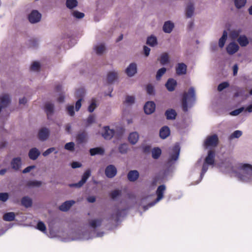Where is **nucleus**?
<instances>
[{
    "mask_svg": "<svg viewBox=\"0 0 252 252\" xmlns=\"http://www.w3.org/2000/svg\"><path fill=\"white\" fill-rule=\"evenodd\" d=\"M195 91L193 87H190L188 92H185L183 94L182 99V109L184 112L188 111V100H195Z\"/></svg>",
    "mask_w": 252,
    "mask_h": 252,
    "instance_id": "1",
    "label": "nucleus"
},
{
    "mask_svg": "<svg viewBox=\"0 0 252 252\" xmlns=\"http://www.w3.org/2000/svg\"><path fill=\"white\" fill-rule=\"evenodd\" d=\"M219 143V138L216 134L208 136L204 141V146L208 148L216 147Z\"/></svg>",
    "mask_w": 252,
    "mask_h": 252,
    "instance_id": "2",
    "label": "nucleus"
},
{
    "mask_svg": "<svg viewBox=\"0 0 252 252\" xmlns=\"http://www.w3.org/2000/svg\"><path fill=\"white\" fill-rule=\"evenodd\" d=\"M91 172L90 169L87 170L83 174L81 180L78 183L70 184V187L81 188L86 182L88 179L90 177Z\"/></svg>",
    "mask_w": 252,
    "mask_h": 252,
    "instance_id": "3",
    "label": "nucleus"
},
{
    "mask_svg": "<svg viewBox=\"0 0 252 252\" xmlns=\"http://www.w3.org/2000/svg\"><path fill=\"white\" fill-rule=\"evenodd\" d=\"M166 187L164 185H160L158 187L157 191L156 194L157 195V198L156 200V201L154 202L151 203L148 205V207L153 206L155 204V203L159 200H160L163 197V194L164 191L165 190Z\"/></svg>",
    "mask_w": 252,
    "mask_h": 252,
    "instance_id": "4",
    "label": "nucleus"
},
{
    "mask_svg": "<svg viewBox=\"0 0 252 252\" xmlns=\"http://www.w3.org/2000/svg\"><path fill=\"white\" fill-rule=\"evenodd\" d=\"M41 18V14L36 10H33L29 15L28 19L31 23H36L38 22Z\"/></svg>",
    "mask_w": 252,
    "mask_h": 252,
    "instance_id": "5",
    "label": "nucleus"
},
{
    "mask_svg": "<svg viewBox=\"0 0 252 252\" xmlns=\"http://www.w3.org/2000/svg\"><path fill=\"white\" fill-rule=\"evenodd\" d=\"M115 134V131L110 129L109 126H104L102 136L106 140L111 139Z\"/></svg>",
    "mask_w": 252,
    "mask_h": 252,
    "instance_id": "6",
    "label": "nucleus"
},
{
    "mask_svg": "<svg viewBox=\"0 0 252 252\" xmlns=\"http://www.w3.org/2000/svg\"><path fill=\"white\" fill-rule=\"evenodd\" d=\"M117 172V169L113 165H109L107 166L105 170V174L109 178H112L115 177Z\"/></svg>",
    "mask_w": 252,
    "mask_h": 252,
    "instance_id": "7",
    "label": "nucleus"
},
{
    "mask_svg": "<svg viewBox=\"0 0 252 252\" xmlns=\"http://www.w3.org/2000/svg\"><path fill=\"white\" fill-rule=\"evenodd\" d=\"M156 108V104L153 101H148L146 103L144 106V112L147 114L153 113Z\"/></svg>",
    "mask_w": 252,
    "mask_h": 252,
    "instance_id": "8",
    "label": "nucleus"
},
{
    "mask_svg": "<svg viewBox=\"0 0 252 252\" xmlns=\"http://www.w3.org/2000/svg\"><path fill=\"white\" fill-rule=\"evenodd\" d=\"M187 66L184 63H178L176 67V73L178 75H185L187 73Z\"/></svg>",
    "mask_w": 252,
    "mask_h": 252,
    "instance_id": "9",
    "label": "nucleus"
},
{
    "mask_svg": "<svg viewBox=\"0 0 252 252\" xmlns=\"http://www.w3.org/2000/svg\"><path fill=\"white\" fill-rule=\"evenodd\" d=\"M180 146L178 145H175L172 148L173 153L170 155L169 161H175L178 158L180 153Z\"/></svg>",
    "mask_w": 252,
    "mask_h": 252,
    "instance_id": "10",
    "label": "nucleus"
},
{
    "mask_svg": "<svg viewBox=\"0 0 252 252\" xmlns=\"http://www.w3.org/2000/svg\"><path fill=\"white\" fill-rule=\"evenodd\" d=\"M49 136V130L48 128L43 127L40 129L38 133V137L40 140L45 141Z\"/></svg>",
    "mask_w": 252,
    "mask_h": 252,
    "instance_id": "11",
    "label": "nucleus"
},
{
    "mask_svg": "<svg viewBox=\"0 0 252 252\" xmlns=\"http://www.w3.org/2000/svg\"><path fill=\"white\" fill-rule=\"evenodd\" d=\"M239 46L235 42L230 43L226 47V51L230 55H232L238 51Z\"/></svg>",
    "mask_w": 252,
    "mask_h": 252,
    "instance_id": "12",
    "label": "nucleus"
},
{
    "mask_svg": "<svg viewBox=\"0 0 252 252\" xmlns=\"http://www.w3.org/2000/svg\"><path fill=\"white\" fill-rule=\"evenodd\" d=\"M215 152L213 151H209L205 159V163L209 165H213L215 162Z\"/></svg>",
    "mask_w": 252,
    "mask_h": 252,
    "instance_id": "13",
    "label": "nucleus"
},
{
    "mask_svg": "<svg viewBox=\"0 0 252 252\" xmlns=\"http://www.w3.org/2000/svg\"><path fill=\"white\" fill-rule=\"evenodd\" d=\"M126 72L128 76H133L137 72V66L136 63H130L126 68Z\"/></svg>",
    "mask_w": 252,
    "mask_h": 252,
    "instance_id": "14",
    "label": "nucleus"
},
{
    "mask_svg": "<svg viewBox=\"0 0 252 252\" xmlns=\"http://www.w3.org/2000/svg\"><path fill=\"white\" fill-rule=\"evenodd\" d=\"M177 82L173 78L168 79L165 84V87L167 90L169 92L173 91L175 90Z\"/></svg>",
    "mask_w": 252,
    "mask_h": 252,
    "instance_id": "15",
    "label": "nucleus"
},
{
    "mask_svg": "<svg viewBox=\"0 0 252 252\" xmlns=\"http://www.w3.org/2000/svg\"><path fill=\"white\" fill-rule=\"evenodd\" d=\"M170 134V130L167 126H163L159 130V136L162 139L166 138Z\"/></svg>",
    "mask_w": 252,
    "mask_h": 252,
    "instance_id": "16",
    "label": "nucleus"
},
{
    "mask_svg": "<svg viewBox=\"0 0 252 252\" xmlns=\"http://www.w3.org/2000/svg\"><path fill=\"white\" fill-rule=\"evenodd\" d=\"M10 102V99L9 95L4 94L0 96V105L2 108L7 107Z\"/></svg>",
    "mask_w": 252,
    "mask_h": 252,
    "instance_id": "17",
    "label": "nucleus"
},
{
    "mask_svg": "<svg viewBox=\"0 0 252 252\" xmlns=\"http://www.w3.org/2000/svg\"><path fill=\"white\" fill-rule=\"evenodd\" d=\"M22 162L20 158H14L11 161L12 168L15 170H18L21 166Z\"/></svg>",
    "mask_w": 252,
    "mask_h": 252,
    "instance_id": "18",
    "label": "nucleus"
},
{
    "mask_svg": "<svg viewBox=\"0 0 252 252\" xmlns=\"http://www.w3.org/2000/svg\"><path fill=\"white\" fill-rule=\"evenodd\" d=\"M74 203L75 201L73 200L66 201L60 206L59 209L62 211H67Z\"/></svg>",
    "mask_w": 252,
    "mask_h": 252,
    "instance_id": "19",
    "label": "nucleus"
},
{
    "mask_svg": "<svg viewBox=\"0 0 252 252\" xmlns=\"http://www.w3.org/2000/svg\"><path fill=\"white\" fill-rule=\"evenodd\" d=\"M139 172L137 170H131L127 174V178L131 182L135 181L139 177Z\"/></svg>",
    "mask_w": 252,
    "mask_h": 252,
    "instance_id": "20",
    "label": "nucleus"
},
{
    "mask_svg": "<svg viewBox=\"0 0 252 252\" xmlns=\"http://www.w3.org/2000/svg\"><path fill=\"white\" fill-rule=\"evenodd\" d=\"M40 152L36 148L31 149L29 153V157L32 160H35L40 155Z\"/></svg>",
    "mask_w": 252,
    "mask_h": 252,
    "instance_id": "21",
    "label": "nucleus"
},
{
    "mask_svg": "<svg viewBox=\"0 0 252 252\" xmlns=\"http://www.w3.org/2000/svg\"><path fill=\"white\" fill-rule=\"evenodd\" d=\"M165 115L167 120H175L177 116V113L174 109H169L165 111Z\"/></svg>",
    "mask_w": 252,
    "mask_h": 252,
    "instance_id": "22",
    "label": "nucleus"
},
{
    "mask_svg": "<svg viewBox=\"0 0 252 252\" xmlns=\"http://www.w3.org/2000/svg\"><path fill=\"white\" fill-rule=\"evenodd\" d=\"M87 133L85 131L79 132L76 136V140L78 144H81L86 141Z\"/></svg>",
    "mask_w": 252,
    "mask_h": 252,
    "instance_id": "23",
    "label": "nucleus"
},
{
    "mask_svg": "<svg viewBox=\"0 0 252 252\" xmlns=\"http://www.w3.org/2000/svg\"><path fill=\"white\" fill-rule=\"evenodd\" d=\"M21 205L26 208H29L32 205V200L29 196L23 197L21 200Z\"/></svg>",
    "mask_w": 252,
    "mask_h": 252,
    "instance_id": "24",
    "label": "nucleus"
},
{
    "mask_svg": "<svg viewBox=\"0 0 252 252\" xmlns=\"http://www.w3.org/2000/svg\"><path fill=\"white\" fill-rule=\"evenodd\" d=\"M174 27V24L170 21L165 22L163 26V31L166 33H170Z\"/></svg>",
    "mask_w": 252,
    "mask_h": 252,
    "instance_id": "25",
    "label": "nucleus"
},
{
    "mask_svg": "<svg viewBox=\"0 0 252 252\" xmlns=\"http://www.w3.org/2000/svg\"><path fill=\"white\" fill-rule=\"evenodd\" d=\"M128 141L131 144H135L139 139V135L137 132H133L129 134Z\"/></svg>",
    "mask_w": 252,
    "mask_h": 252,
    "instance_id": "26",
    "label": "nucleus"
},
{
    "mask_svg": "<svg viewBox=\"0 0 252 252\" xmlns=\"http://www.w3.org/2000/svg\"><path fill=\"white\" fill-rule=\"evenodd\" d=\"M45 111L46 113L48 118L54 112V104L51 103H47L45 105Z\"/></svg>",
    "mask_w": 252,
    "mask_h": 252,
    "instance_id": "27",
    "label": "nucleus"
},
{
    "mask_svg": "<svg viewBox=\"0 0 252 252\" xmlns=\"http://www.w3.org/2000/svg\"><path fill=\"white\" fill-rule=\"evenodd\" d=\"M118 77L117 72H110L107 74V81L108 84L113 83L115 81Z\"/></svg>",
    "mask_w": 252,
    "mask_h": 252,
    "instance_id": "28",
    "label": "nucleus"
},
{
    "mask_svg": "<svg viewBox=\"0 0 252 252\" xmlns=\"http://www.w3.org/2000/svg\"><path fill=\"white\" fill-rule=\"evenodd\" d=\"M90 153L91 156H95L96 155H102L104 153V150L100 147H96L91 149L90 150Z\"/></svg>",
    "mask_w": 252,
    "mask_h": 252,
    "instance_id": "29",
    "label": "nucleus"
},
{
    "mask_svg": "<svg viewBox=\"0 0 252 252\" xmlns=\"http://www.w3.org/2000/svg\"><path fill=\"white\" fill-rule=\"evenodd\" d=\"M240 45L242 47H245L249 44V40L246 35H241L237 39Z\"/></svg>",
    "mask_w": 252,
    "mask_h": 252,
    "instance_id": "30",
    "label": "nucleus"
},
{
    "mask_svg": "<svg viewBox=\"0 0 252 252\" xmlns=\"http://www.w3.org/2000/svg\"><path fill=\"white\" fill-rule=\"evenodd\" d=\"M194 6L192 3L189 4L186 8V15L187 18H190L194 12Z\"/></svg>",
    "mask_w": 252,
    "mask_h": 252,
    "instance_id": "31",
    "label": "nucleus"
},
{
    "mask_svg": "<svg viewBox=\"0 0 252 252\" xmlns=\"http://www.w3.org/2000/svg\"><path fill=\"white\" fill-rule=\"evenodd\" d=\"M15 215L14 212L6 213L3 216V219L5 221H11L15 220Z\"/></svg>",
    "mask_w": 252,
    "mask_h": 252,
    "instance_id": "32",
    "label": "nucleus"
},
{
    "mask_svg": "<svg viewBox=\"0 0 252 252\" xmlns=\"http://www.w3.org/2000/svg\"><path fill=\"white\" fill-rule=\"evenodd\" d=\"M159 61L162 65H164L168 63L169 62V58L168 53H162L160 56Z\"/></svg>",
    "mask_w": 252,
    "mask_h": 252,
    "instance_id": "33",
    "label": "nucleus"
},
{
    "mask_svg": "<svg viewBox=\"0 0 252 252\" xmlns=\"http://www.w3.org/2000/svg\"><path fill=\"white\" fill-rule=\"evenodd\" d=\"M161 154V150L160 148H154L152 151V156L154 159H158Z\"/></svg>",
    "mask_w": 252,
    "mask_h": 252,
    "instance_id": "34",
    "label": "nucleus"
},
{
    "mask_svg": "<svg viewBox=\"0 0 252 252\" xmlns=\"http://www.w3.org/2000/svg\"><path fill=\"white\" fill-rule=\"evenodd\" d=\"M227 32L226 31H224L222 36L220 37L219 41V45L220 48H222L224 46L227 39Z\"/></svg>",
    "mask_w": 252,
    "mask_h": 252,
    "instance_id": "35",
    "label": "nucleus"
},
{
    "mask_svg": "<svg viewBox=\"0 0 252 252\" xmlns=\"http://www.w3.org/2000/svg\"><path fill=\"white\" fill-rule=\"evenodd\" d=\"M65 4L68 9H72L77 6L78 1L77 0H66Z\"/></svg>",
    "mask_w": 252,
    "mask_h": 252,
    "instance_id": "36",
    "label": "nucleus"
},
{
    "mask_svg": "<svg viewBox=\"0 0 252 252\" xmlns=\"http://www.w3.org/2000/svg\"><path fill=\"white\" fill-rule=\"evenodd\" d=\"M102 219H94L91 220L89 222V225L90 226L94 228H95L97 226H99L101 225L102 223Z\"/></svg>",
    "mask_w": 252,
    "mask_h": 252,
    "instance_id": "37",
    "label": "nucleus"
},
{
    "mask_svg": "<svg viewBox=\"0 0 252 252\" xmlns=\"http://www.w3.org/2000/svg\"><path fill=\"white\" fill-rule=\"evenodd\" d=\"M242 169L246 172L250 176L252 175V165L249 164H244L241 166Z\"/></svg>",
    "mask_w": 252,
    "mask_h": 252,
    "instance_id": "38",
    "label": "nucleus"
},
{
    "mask_svg": "<svg viewBox=\"0 0 252 252\" xmlns=\"http://www.w3.org/2000/svg\"><path fill=\"white\" fill-rule=\"evenodd\" d=\"M157 43V39L155 36L151 35L147 38V44L153 47L156 45Z\"/></svg>",
    "mask_w": 252,
    "mask_h": 252,
    "instance_id": "39",
    "label": "nucleus"
},
{
    "mask_svg": "<svg viewBox=\"0 0 252 252\" xmlns=\"http://www.w3.org/2000/svg\"><path fill=\"white\" fill-rule=\"evenodd\" d=\"M122 194L121 190L115 189L112 190L110 193V196L112 199H115L117 197L120 196Z\"/></svg>",
    "mask_w": 252,
    "mask_h": 252,
    "instance_id": "40",
    "label": "nucleus"
},
{
    "mask_svg": "<svg viewBox=\"0 0 252 252\" xmlns=\"http://www.w3.org/2000/svg\"><path fill=\"white\" fill-rule=\"evenodd\" d=\"M95 50L97 54L101 55L105 51V47L103 44H101L99 45L95 46Z\"/></svg>",
    "mask_w": 252,
    "mask_h": 252,
    "instance_id": "41",
    "label": "nucleus"
},
{
    "mask_svg": "<svg viewBox=\"0 0 252 252\" xmlns=\"http://www.w3.org/2000/svg\"><path fill=\"white\" fill-rule=\"evenodd\" d=\"M246 1V0H235L234 4L236 8L239 9L245 6Z\"/></svg>",
    "mask_w": 252,
    "mask_h": 252,
    "instance_id": "42",
    "label": "nucleus"
},
{
    "mask_svg": "<svg viewBox=\"0 0 252 252\" xmlns=\"http://www.w3.org/2000/svg\"><path fill=\"white\" fill-rule=\"evenodd\" d=\"M166 69L165 67H162L158 70L156 75V78L158 80H160L161 76L165 73Z\"/></svg>",
    "mask_w": 252,
    "mask_h": 252,
    "instance_id": "43",
    "label": "nucleus"
},
{
    "mask_svg": "<svg viewBox=\"0 0 252 252\" xmlns=\"http://www.w3.org/2000/svg\"><path fill=\"white\" fill-rule=\"evenodd\" d=\"M128 150V146L126 144H121L119 147V151L121 154L126 153Z\"/></svg>",
    "mask_w": 252,
    "mask_h": 252,
    "instance_id": "44",
    "label": "nucleus"
},
{
    "mask_svg": "<svg viewBox=\"0 0 252 252\" xmlns=\"http://www.w3.org/2000/svg\"><path fill=\"white\" fill-rule=\"evenodd\" d=\"M41 184L42 182L38 181H30L27 184L28 187H39Z\"/></svg>",
    "mask_w": 252,
    "mask_h": 252,
    "instance_id": "45",
    "label": "nucleus"
},
{
    "mask_svg": "<svg viewBox=\"0 0 252 252\" xmlns=\"http://www.w3.org/2000/svg\"><path fill=\"white\" fill-rule=\"evenodd\" d=\"M241 32V30H234L232 31L230 34V36L233 39H235L238 37L240 32Z\"/></svg>",
    "mask_w": 252,
    "mask_h": 252,
    "instance_id": "46",
    "label": "nucleus"
},
{
    "mask_svg": "<svg viewBox=\"0 0 252 252\" xmlns=\"http://www.w3.org/2000/svg\"><path fill=\"white\" fill-rule=\"evenodd\" d=\"M40 68V64L37 62H33L31 66L30 69L32 71H38Z\"/></svg>",
    "mask_w": 252,
    "mask_h": 252,
    "instance_id": "47",
    "label": "nucleus"
},
{
    "mask_svg": "<svg viewBox=\"0 0 252 252\" xmlns=\"http://www.w3.org/2000/svg\"><path fill=\"white\" fill-rule=\"evenodd\" d=\"M74 143L73 142H70L65 144L64 148L67 150L73 151L74 150Z\"/></svg>",
    "mask_w": 252,
    "mask_h": 252,
    "instance_id": "48",
    "label": "nucleus"
},
{
    "mask_svg": "<svg viewBox=\"0 0 252 252\" xmlns=\"http://www.w3.org/2000/svg\"><path fill=\"white\" fill-rule=\"evenodd\" d=\"M229 84L227 82H223L220 84L218 87V90L220 92L229 87Z\"/></svg>",
    "mask_w": 252,
    "mask_h": 252,
    "instance_id": "49",
    "label": "nucleus"
},
{
    "mask_svg": "<svg viewBox=\"0 0 252 252\" xmlns=\"http://www.w3.org/2000/svg\"><path fill=\"white\" fill-rule=\"evenodd\" d=\"M242 134V132L240 130H235L234 131L230 136V139H233L234 138H239L240 137Z\"/></svg>",
    "mask_w": 252,
    "mask_h": 252,
    "instance_id": "50",
    "label": "nucleus"
},
{
    "mask_svg": "<svg viewBox=\"0 0 252 252\" xmlns=\"http://www.w3.org/2000/svg\"><path fill=\"white\" fill-rule=\"evenodd\" d=\"M37 228L41 231L44 232L46 230V227L42 221H39L37 224Z\"/></svg>",
    "mask_w": 252,
    "mask_h": 252,
    "instance_id": "51",
    "label": "nucleus"
},
{
    "mask_svg": "<svg viewBox=\"0 0 252 252\" xmlns=\"http://www.w3.org/2000/svg\"><path fill=\"white\" fill-rule=\"evenodd\" d=\"M72 15L77 19L83 18L85 16L83 13L79 12L78 11H74L72 12Z\"/></svg>",
    "mask_w": 252,
    "mask_h": 252,
    "instance_id": "52",
    "label": "nucleus"
},
{
    "mask_svg": "<svg viewBox=\"0 0 252 252\" xmlns=\"http://www.w3.org/2000/svg\"><path fill=\"white\" fill-rule=\"evenodd\" d=\"M135 98L133 96L127 95L125 102L128 104H132L134 103Z\"/></svg>",
    "mask_w": 252,
    "mask_h": 252,
    "instance_id": "53",
    "label": "nucleus"
},
{
    "mask_svg": "<svg viewBox=\"0 0 252 252\" xmlns=\"http://www.w3.org/2000/svg\"><path fill=\"white\" fill-rule=\"evenodd\" d=\"M147 92L149 94H155V90L154 87L151 84H148L146 87Z\"/></svg>",
    "mask_w": 252,
    "mask_h": 252,
    "instance_id": "54",
    "label": "nucleus"
},
{
    "mask_svg": "<svg viewBox=\"0 0 252 252\" xmlns=\"http://www.w3.org/2000/svg\"><path fill=\"white\" fill-rule=\"evenodd\" d=\"M8 198V194L6 192L0 193V200L5 202Z\"/></svg>",
    "mask_w": 252,
    "mask_h": 252,
    "instance_id": "55",
    "label": "nucleus"
},
{
    "mask_svg": "<svg viewBox=\"0 0 252 252\" xmlns=\"http://www.w3.org/2000/svg\"><path fill=\"white\" fill-rule=\"evenodd\" d=\"M96 107V104L94 100H93L91 104L88 107V111L92 113L93 112Z\"/></svg>",
    "mask_w": 252,
    "mask_h": 252,
    "instance_id": "56",
    "label": "nucleus"
},
{
    "mask_svg": "<svg viewBox=\"0 0 252 252\" xmlns=\"http://www.w3.org/2000/svg\"><path fill=\"white\" fill-rule=\"evenodd\" d=\"M244 109V107H241L239 109H236L234 111H232L230 114L232 116H237L239 115L240 113H241Z\"/></svg>",
    "mask_w": 252,
    "mask_h": 252,
    "instance_id": "57",
    "label": "nucleus"
},
{
    "mask_svg": "<svg viewBox=\"0 0 252 252\" xmlns=\"http://www.w3.org/2000/svg\"><path fill=\"white\" fill-rule=\"evenodd\" d=\"M55 150V148L54 147L50 148L48 149L47 150H46L45 152H44L42 154V155L44 157H46L48 155H49L50 154H51V153L54 152Z\"/></svg>",
    "mask_w": 252,
    "mask_h": 252,
    "instance_id": "58",
    "label": "nucleus"
},
{
    "mask_svg": "<svg viewBox=\"0 0 252 252\" xmlns=\"http://www.w3.org/2000/svg\"><path fill=\"white\" fill-rule=\"evenodd\" d=\"M67 111L68 112V114L71 116H72L74 115V106L73 105L69 106L67 107Z\"/></svg>",
    "mask_w": 252,
    "mask_h": 252,
    "instance_id": "59",
    "label": "nucleus"
},
{
    "mask_svg": "<svg viewBox=\"0 0 252 252\" xmlns=\"http://www.w3.org/2000/svg\"><path fill=\"white\" fill-rule=\"evenodd\" d=\"M95 120L94 116L93 115H90L87 120L88 125H91L94 123Z\"/></svg>",
    "mask_w": 252,
    "mask_h": 252,
    "instance_id": "60",
    "label": "nucleus"
},
{
    "mask_svg": "<svg viewBox=\"0 0 252 252\" xmlns=\"http://www.w3.org/2000/svg\"><path fill=\"white\" fill-rule=\"evenodd\" d=\"M81 166H82V164L77 161H73L71 163V167L72 168H74V169L76 168L81 167Z\"/></svg>",
    "mask_w": 252,
    "mask_h": 252,
    "instance_id": "61",
    "label": "nucleus"
},
{
    "mask_svg": "<svg viewBox=\"0 0 252 252\" xmlns=\"http://www.w3.org/2000/svg\"><path fill=\"white\" fill-rule=\"evenodd\" d=\"M35 167V166L34 165H31V166H28L27 167H26L23 170L22 172L23 173H28V172H30L32 169H34Z\"/></svg>",
    "mask_w": 252,
    "mask_h": 252,
    "instance_id": "62",
    "label": "nucleus"
},
{
    "mask_svg": "<svg viewBox=\"0 0 252 252\" xmlns=\"http://www.w3.org/2000/svg\"><path fill=\"white\" fill-rule=\"evenodd\" d=\"M81 100L82 99L80 98L76 102L75 109L76 111H78L81 106Z\"/></svg>",
    "mask_w": 252,
    "mask_h": 252,
    "instance_id": "63",
    "label": "nucleus"
},
{
    "mask_svg": "<svg viewBox=\"0 0 252 252\" xmlns=\"http://www.w3.org/2000/svg\"><path fill=\"white\" fill-rule=\"evenodd\" d=\"M143 151L144 153H149L151 151V146L146 145L143 148Z\"/></svg>",
    "mask_w": 252,
    "mask_h": 252,
    "instance_id": "64",
    "label": "nucleus"
}]
</instances>
